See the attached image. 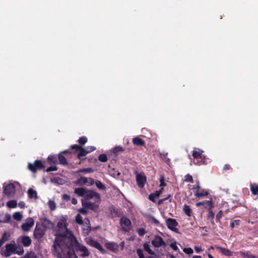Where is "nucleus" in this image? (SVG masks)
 Returning a JSON list of instances; mask_svg holds the SVG:
<instances>
[{
	"label": "nucleus",
	"mask_w": 258,
	"mask_h": 258,
	"mask_svg": "<svg viewBox=\"0 0 258 258\" xmlns=\"http://www.w3.org/2000/svg\"><path fill=\"white\" fill-rule=\"evenodd\" d=\"M87 141L88 139L87 137H86L85 136H82L80 137L78 141V143L80 144L81 146L85 144L87 142Z\"/></svg>",
	"instance_id": "obj_36"
},
{
	"label": "nucleus",
	"mask_w": 258,
	"mask_h": 258,
	"mask_svg": "<svg viewBox=\"0 0 258 258\" xmlns=\"http://www.w3.org/2000/svg\"><path fill=\"white\" fill-rule=\"evenodd\" d=\"M137 253L139 257V258L144 257L143 251L141 249H138L137 250Z\"/></svg>",
	"instance_id": "obj_52"
},
{
	"label": "nucleus",
	"mask_w": 258,
	"mask_h": 258,
	"mask_svg": "<svg viewBox=\"0 0 258 258\" xmlns=\"http://www.w3.org/2000/svg\"><path fill=\"white\" fill-rule=\"evenodd\" d=\"M80 213L78 214L75 219V221L79 225H82L83 224V217L82 215H86L88 213V211H80Z\"/></svg>",
	"instance_id": "obj_20"
},
{
	"label": "nucleus",
	"mask_w": 258,
	"mask_h": 258,
	"mask_svg": "<svg viewBox=\"0 0 258 258\" xmlns=\"http://www.w3.org/2000/svg\"><path fill=\"white\" fill-rule=\"evenodd\" d=\"M166 223L168 228L175 232H178V229L176 227L177 225V222L175 219L168 218L166 219Z\"/></svg>",
	"instance_id": "obj_15"
},
{
	"label": "nucleus",
	"mask_w": 258,
	"mask_h": 258,
	"mask_svg": "<svg viewBox=\"0 0 258 258\" xmlns=\"http://www.w3.org/2000/svg\"><path fill=\"white\" fill-rule=\"evenodd\" d=\"M71 150H75V152H78L77 154V158L80 160L79 164H80L82 161L85 160V157L87 154V150L84 148L82 146L79 145H74L70 147Z\"/></svg>",
	"instance_id": "obj_6"
},
{
	"label": "nucleus",
	"mask_w": 258,
	"mask_h": 258,
	"mask_svg": "<svg viewBox=\"0 0 258 258\" xmlns=\"http://www.w3.org/2000/svg\"><path fill=\"white\" fill-rule=\"evenodd\" d=\"M98 160L102 162H105L107 161L108 158L106 154H101L98 156Z\"/></svg>",
	"instance_id": "obj_37"
},
{
	"label": "nucleus",
	"mask_w": 258,
	"mask_h": 258,
	"mask_svg": "<svg viewBox=\"0 0 258 258\" xmlns=\"http://www.w3.org/2000/svg\"><path fill=\"white\" fill-rule=\"evenodd\" d=\"M41 223L43 227L45 228L50 229L53 227L52 223L46 218L42 219Z\"/></svg>",
	"instance_id": "obj_24"
},
{
	"label": "nucleus",
	"mask_w": 258,
	"mask_h": 258,
	"mask_svg": "<svg viewBox=\"0 0 258 258\" xmlns=\"http://www.w3.org/2000/svg\"><path fill=\"white\" fill-rule=\"evenodd\" d=\"M58 240V243L53 244L54 253L57 258H78L76 253L71 251L70 242H64Z\"/></svg>",
	"instance_id": "obj_2"
},
{
	"label": "nucleus",
	"mask_w": 258,
	"mask_h": 258,
	"mask_svg": "<svg viewBox=\"0 0 258 258\" xmlns=\"http://www.w3.org/2000/svg\"><path fill=\"white\" fill-rule=\"evenodd\" d=\"M184 181L186 182H194L192 176L189 174H187L185 176Z\"/></svg>",
	"instance_id": "obj_41"
},
{
	"label": "nucleus",
	"mask_w": 258,
	"mask_h": 258,
	"mask_svg": "<svg viewBox=\"0 0 258 258\" xmlns=\"http://www.w3.org/2000/svg\"><path fill=\"white\" fill-rule=\"evenodd\" d=\"M239 253L240 255L243 257V258H248L249 255V253L248 252H245L243 251H240Z\"/></svg>",
	"instance_id": "obj_55"
},
{
	"label": "nucleus",
	"mask_w": 258,
	"mask_h": 258,
	"mask_svg": "<svg viewBox=\"0 0 258 258\" xmlns=\"http://www.w3.org/2000/svg\"><path fill=\"white\" fill-rule=\"evenodd\" d=\"M16 249L17 246L15 244L9 243L6 245L5 249H0V253L5 257H9L12 253H15Z\"/></svg>",
	"instance_id": "obj_7"
},
{
	"label": "nucleus",
	"mask_w": 258,
	"mask_h": 258,
	"mask_svg": "<svg viewBox=\"0 0 258 258\" xmlns=\"http://www.w3.org/2000/svg\"><path fill=\"white\" fill-rule=\"evenodd\" d=\"M74 192L79 197H83L82 204L83 208L79 210H95L99 207L101 201L99 193L92 190L87 189L83 187L76 188Z\"/></svg>",
	"instance_id": "obj_1"
},
{
	"label": "nucleus",
	"mask_w": 258,
	"mask_h": 258,
	"mask_svg": "<svg viewBox=\"0 0 258 258\" xmlns=\"http://www.w3.org/2000/svg\"><path fill=\"white\" fill-rule=\"evenodd\" d=\"M170 247L175 251H177L178 249V247L177 246L176 242H172L170 244Z\"/></svg>",
	"instance_id": "obj_54"
},
{
	"label": "nucleus",
	"mask_w": 258,
	"mask_h": 258,
	"mask_svg": "<svg viewBox=\"0 0 258 258\" xmlns=\"http://www.w3.org/2000/svg\"><path fill=\"white\" fill-rule=\"evenodd\" d=\"M31 239L28 236H25L22 238V243L24 246H29L31 244Z\"/></svg>",
	"instance_id": "obj_26"
},
{
	"label": "nucleus",
	"mask_w": 258,
	"mask_h": 258,
	"mask_svg": "<svg viewBox=\"0 0 258 258\" xmlns=\"http://www.w3.org/2000/svg\"><path fill=\"white\" fill-rule=\"evenodd\" d=\"M94 180L92 178H87V183L86 185L90 186L93 185L94 183Z\"/></svg>",
	"instance_id": "obj_46"
},
{
	"label": "nucleus",
	"mask_w": 258,
	"mask_h": 258,
	"mask_svg": "<svg viewBox=\"0 0 258 258\" xmlns=\"http://www.w3.org/2000/svg\"><path fill=\"white\" fill-rule=\"evenodd\" d=\"M57 232L55 234V238L53 244L58 243V240L64 242H69L73 239L72 237H75L71 231L67 228V221L65 219L60 220L57 223Z\"/></svg>",
	"instance_id": "obj_3"
},
{
	"label": "nucleus",
	"mask_w": 258,
	"mask_h": 258,
	"mask_svg": "<svg viewBox=\"0 0 258 258\" xmlns=\"http://www.w3.org/2000/svg\"><path fill=\"white\" fill-rule=\"evenodd\" d=\"M48 205L49 206L50 210H55L56 208V205L55 202L53 201H49L48 203Z\"/></svg>",
	"instance_id": "obj_45"
},
{
	"label": "nucleus",
	"mask_w": 258,
	"mask_h": 258,
	"mask_svg": "<svg viewBox=\"0 0 258 258\" xmlns=\"http://www.w3.org/2000/svg\"><path fill=\"white\" fill-rule=\"evenodd\" d=\"M105 246L108 249L114 252H117L118 251L119 245L115 242H111L106 243L105 244Z\"/></svg>",
	"instance_id": "obj_19"
},
{
	"label": "nucleus",
	"mask_w": 258,
	"mask_h": 258,
	"mask_svg": "<svg viewBox=\"0 0 258 258\" xmlns=\"http://www.w3.org/2000/svg\"><path fill=\"white\" fill-rule=\"evenodd\" d=\"M204 151L198 148H195L192 152V156L194 159L196 160L195 164L201 165L205 164L207 162V157L203 155Z\"/></svg>",
	"instance_id": "obj_5"
},
{
	"label": "nucleus",
	"mask_w": 258,
	"mask_h": 258,
	"mask_svg": "<svg viewBox=\"0 0 258 258\" xmlns=\"http://www.w3.org/2000/svg\"><path fill=\"white\" fill-rule=\"evenodd\" d=\"M49 164H55L57 162V157L56 155H50L47 158Z\"/></svg>",
	"instance_id": "obj_33"
},
{
	"label": "nucleus",
	"mask_w": 258,
	"mask_h": 258,
	"mask_svg": "<svg viewBox=\"0 0 258 258\" xmlns=\"http://www.w3.org/2000/svg\"><path fill=\"white\" fill-rule=\"evenodd\" d=\"M217 248L225 255L231 256L232 255V252L228 249L221 247H218Z\"/></svg>",
	"instance_id": "obj_31"
},
{
	"label": "nucleus",
	"mask_w": 258,
	"mask_h": 258,
	"mask_svg": "<svg viewBox=\"0 0 258 258\" xmlns=\"http://www.w3.org/2000/svg\"><path fill=\"white\" fill-rule=\"evenodd\" d=\"M203 206L206 210H212L213 207V203L211 200L209 201H204L196 203V206L199 207L200 206Z\"/></svg>",
	"instance_id": "obj_16"
},
{
	"label": "nucleus",
	"mask_w": 258,
	"mask_h": 258,
	"mask_svg": "<svg viewBox=\"0 0 258 258\" xmlns=\"http://www.w3.org/2000/svg\"><path fill=\"white\" fill-rule=\"evenodd\" d=\"M11 216L10 214H6L5 215V219L4 220V222H8L10 221Z\"/></svg>",
	"instance_id": "obj_56"
},
{
	"label": "nucleus",
	"mask_w": 258,
	"mask_h": 258,
	"mask_svg": "<svg viewBox=\"0 0 258 258\" xmlns=\"http://www.w3.org/2000/svg\"><path fill=\"white\" fill-rule=\"evenodd\" d=\"M152 244L156 247H165L166 245L162 238L158 235L155 236L154 239L152 240Z\"/></svg>",
	"instance_id": "obj_13"
},
{
	"label": "nucleus",
	"mask_w": 258,
	"mask_h": 258,
	"mask_svg": "<svg viewBox=\"0 0 258 258\" xmlns=\"http://www.w3.org/2000/svg\"><path fill=\"white\" fill-rule=\"evenodd\" d=\"M158 198V197H157L154 192L151 194L149 196V199L154 203L156 202V199Z\"/></svg>",
	"instance_id": "obj_44"
},
{
	"label": "nucleus",
	"mask_w": 258,
	"mask_h": 258,
	"mask_svg": "<svg viewBox=\"0 0 258 258\" xmlns=\"http://www.w3.org/2000/svg\"><path fill=\"white\" fill-rule=\"evenodd\" d=\"M231 168V166L229 164H226L223 167V170L225 171L228 170Z\"/></svg>",
	"instance_id": "obj_62"
},
{
	"label": "nucleus",
	"mask_w": 258,
	"mask_h": 258,
	"mask_svg": "<svg viewBox=\"0 0 258 258\" xmlns=\"http://www.w3.org/2000/svg\"><path fill=\"white\" fill-rule=\"evenodd\" d=\"M3 193L5 196L8 197H12L14 195L16 191V187L13 183L3 184Z\"/></svg>",
	"instance_id": "obj_8"
},
{
	"label": "nucleus",
	"mask_w": 258,
	"mask_h": 258,
	"mask_svg": "<svg viewBox=\"0 0 258 258\" xmlns=\"http://www.w3.org/2000/svg\"><path fill=\"white\" fill-rule=\"evenodd\" d=\"M160 187H163V186H166V183L165 182V179H164V176L161 177V178L160 179Z\"/></svg>",
	"instance_id": "obj_51"
},
{
	"label": "nucleus",
	"mask_w": 258,
	"mask_h": 258,
	"mask_svg": "<svg viewBox=\"0 0 258 258\" xmlns=\"http://www.w3.org/2000/svg\"><path fill=\"white\" fill-rule=\"evenodd\" d=\"M183 251L186 254H192L194 252L193 249L191 248H184Z\"/></svg>",
	"instance_id": "obj_47"
},
{
	"label": "nucleus",
	"mask_w": 258,
	"mask_h": 258,
	"mask_svg": "<svg viewBox=\"0 0 258 258\" xmlns=\"http://www.w3.org/2000/svg\"><path fill=\"white\" fill-rule=\"evenodd\" d=\"M133 143L137 146H145V142L144 140L140 138L139 137H136L133 139Z\"/></svg>",
	"instance_id": "obj_21"
},
{
	"label": "nucleus",
	"mask_w": 258,
	"mask_h": 258,
	"mask_svg": "<svg viewBox=\"0 0 258 258\" xmlns=\"http://www.w3.org/2000/svg\"><path fill=\"white\" fill-rule=\"evenodd\" d=\"M208 195H209L208 191L205 189L197 190L195 194V196L197 198L205 197V196H208Z\"/></svg>",
	"instance_id": "obj_25"
},
{
	"label": "nucleus",
	"mask_w": 258,
	"mask_h": 258,
	"mask_svg": "<svg viewBox=\"0 0 258 258\" xmlns=\"http://www.w3.org/2000/svg\"><path fill=\"white\" fill-rule=\"evenodd\" d=\"M85 149L87 150V152L88 154L95 150L96 148L94 146H88Z\"/></svg>",
	"instance_id": "obj_50"
},
{
	"label": "nucleus",
	"mask_w": 258,
	"mask_h": 258,
	"mask_svg": "<svg viewBox=\"0 0 258 258\" xmlns=\"http://www.w3.org/2000/svg\"><path fill=\"white\" fill-rule=\"evenodd\" d=\"M85 240L87 244L97 248L102 253L105 252V250L102 245L95 240L91 238V237H88L85 238Z\"/></svg>",
	"instance_id": "obj_10"
},
{
	"label": "nucleus",
	"mask_w": 258,
	"mask_h": 258,
	"mask_svg": "<svg viewBox=\"0 0 258 258\" xmlns=\"http://www.w3.org/2000/svg\"><path fill=\"white\" fill-rule=\"evenodd\" d=\"M95 184L96 186L100 189L101 190H105L106 189V186L105 185L103 184L99 180H96L95 182Z\"/></svg>",
	"instance_id": "obj_35"
},
{
	"label": "nucleus",
	"mask_w": 258,
	"mask_h": 258,
	"mask_svg": "<svg viewBox=\"0 0 258 258\" xmlns=\"http://www.w3.org/2000/svg\"><path fill=\"white\" fill-rule=\"evenodd\" d=\"M25 258H38V257L35 252L30 251L26 254Z\"/></svg>",
	"instance_id": "obj_39"
},
{
	"label": "nucleus",
	"mask_w": 258,
	"mask_h": 258,
	"mask_svg": "<svg viewBox=\"0 0 258 258\" xmlns=\"http://www.w3.org/2000/svg\"><path fill=\"white\" fill-rule=\"evenodd\" d=\"M149 218L153 223H155L156 224H159V221L157 220L156 219H155L154 217H153L152 216H149Z\"/></svg>",
	"instance_id": "obj_57"
},
{
	"label": "nucleus",
	"mask_w": 258,
	"mask_h": 258,
	"mask_svg": "<svg viewBox=\"0 0 258 258\" xmlns=\"http://www.w3.org/2000/svg\"><path fill=\"white\" fill-rule=\"evenodd\" d=\"M13 217L15 220L20 221L22 219L23 215L20 212H17L13 214Z\"/></svg>",
	"instance_id": "obj_34"
},
{
	"label": "nucleus",
	"mask_w": 258,
	"mask_h": 258,
	"mask_svg": "<svg viewBox=\"0 0 258 258\" xmlns=\"http://www.w3.org/2000/svg\"><path fill=\"white\" fill-rule=\"evenodd\" d=\"M33 234L35 238L40 239L43 236L44 230L42 228L39 227L36 225Z\"/></svg>",
	"instance_id": "obj_17"
},
{
	"label": "nucleus",
	"mask_w": 258,
	"mask_h": 258,
	"mask_svg": "<svg viewBox=\"0 0 258 258\" xmlns=\"http://www.w3.org/2000/svg\"><path fill=\"white\" fill-rule=\"evenodd\" d=\"M57 170V167L55 166H53L48 167L45 171L47 172H49L50 171H56Z\"/></svg>",
	"instance_id": "obj_48"
},
{
	"label": "nucleus",
	"mask_w": 258,
	"mask_h": 258,
	"mask_svg": "<svg viewBox=\"0 0 258 258\" xmlns=\"http://www.w3.org/2000/svg\"><path fill=\"white\" fill-rule=\"evenodd\" d=\"M57 159H58L59 164L63 165H68V163L66 157L61 154L58 155Z\"/></svg>",
	"instance_id": "obj_30"
},
{
	"label": "nucleus",
	"mask_w": 258,
	"mask_h": 258,
	"mask_svg": "<svg viewBox=\"0 0 258 258\" xmlns=\"http://www.w3.org/2000/svg\"><path fill=\"white\" fill-rule=\"evenodd\" d=\"M62 199L64 201L68 202L71 200V197L68 194H63L62 197Z\"/></svg>",
	"instance_id": "obj_53"
},
{
	"label": "nucleus",
	"mask_w": 258,
	"mask_h": 258,
	"mask_svg": "<svg viewBox=\"0 0 258 258\" xmlns=\"http://www.w3.org/2000/svg\"><path fill=\"white\" fill-rule=\"evenodd\" d=\"M125 151V149L120 146H116L112 148L110 152L113 154L115 156H117L119 152H123Z\"/></svg>",
	"instance_id": "obj_22"
},
{
	"label": "nucleus",
	"mask_w": 258,
	"mask_h": 258,
	"mask_svg": "<svg viewBox=\"0 0 258 258\" xmlns=\"http://www.w3.org/2000/svg\"><path fill=\"white\" fill-rule=\"evenodd\" d=\"M34 224V220L32 218L27 219L25 222L21 225L22 229L24 231H29Z\"/></svg>",
	"instance_id": "obj_14"
},
{
	"label": "nucleus",
	"mask_w": 258,
	"mask_h": 258,
	"mask_svg": "<svg viewBox=\"0 0 258 258\" xmlns=\"http://www.w3.org/2000/svg\"><path fill=\"white\" fill-rule=\"evenodd\" d=\"M136 181L138 186L140 188H143L147 181V177L144 173H137Z\"/></svg>",
	"instance_id": "obj_12"
},
{
	"label": "nucleus",
	"mask_w": 258,
	"mask_h": 258,
	"mask_svg": "<svg viewBox=\"0 0 258 258\" xmlns=\"http://www.w3.org/2000/svg\"><path fill=\"white\" fill-rule=\"evenodd\" d=\"M170 197L171 195H169L167 197L159 200L158 204L159 205H161L164 203H167L168 202H170V203H172L175 205V203L174 202L171 201V200L170 199Z\"/></svg>",
	"instance_id": "obj_29"
},
{
	"label": "nucleus",
	"mask_w": 258,
	"mask_h": 258,
	"mask_svg": "<svg viewBox=\"0 0 258 258\" xmlns=\"http://www.w3.org/2000/svg\"><path fill=\"white\" fill-rule=\"evenodd\" d=\"M28 168L29 170L33 173H35L38 170L43 169L45 166L41 160H36L34 163H29Z\"/></svg>",
	"instance_id": "obj_9"
},
{
	"label": "nucleus",
	"mask_w": 258,
	"mask_h": 258,
	"mask_svg": "<svg viewBox=\"0 0 258 258\" xmlns=\"http://www.w3.org/2000/svg\"><path fill=\"white\" fill-rule=\"evenodd\" d=\"M120 224L123 230L125 231H128L131 228L130 220L124 216L120 218Z\"/></svg>",
	"instance_id": "obj_11"
},
{
	"label": "nucleus",
	"mask_w": 258,
	"mask_h": 258,
	"mask_svg": "<svg viewBox=\"0 0 258 258\" xmlns=\"http://www.w3.org/2000/svg\"><path fill=\"white\" fill-rule=\"evenodd\" d=\"M10 237V233L9 232H5L3 233L2 238L0 239V249L2 245L8 241Z\"/></svg>",
	"instance_id": "obj_23"
},
{
	"label": "nucleus",
	"mask_w": 258,
	"mask_h": 258,
	"mask_svg": "<svg viewBox=\"0 0 258 258\" xmlns=\"http://www.w3.org/2000/svg\"><path fill=\"white\" fill-rule=\"evenodd\" d=\"M72 237L73 239L70 241V242L74 249L76 252L80 253V256L84 258L88 257L90 255V252L88 248L85 246L79 243L76 237Z\"/></svg>",
	"instance_id": "obj_4"
},
{
	"label": "nucleus",
	"mask_w": 258,
	"mask_h": 258,
	"mask_svg": "<svg viewBox=\"0 0 258 258\" xmlns=\"http://www.w3.org/2000/svg\"><path fill=\"white\" fill-rule=\"evenodd\" d=\"M144 249L147 251L150 254L153 255L154 254V252L151 249L150 246L147 243H145L144 244Z\"/></svg>",
	"instance_id": "obj_38"
},
{
	"label": "nucleus",
	"mask_w": 258,
	"mask_h": 258,
	"mask_svg": "<svg viewBox=\"0 0 258 258\" xmlns=\"http://www.w3.org/2000/svg\"><path fill=\"white\" fill-rule=\"evenodd\" d=\"M28 197L30 199H38L37 193L36 190L30 188L28 190Z\"/></svg>",
	"instance_id": "obj_27"
},
{
	"label": "nucleus",
	"mask_w": 258,
	"mask_h": 258,
	"mask_svg": "<svg viewBox=\"0 0 258 258\" xmlns=\"http://www.w3.org/2000/svg\"><path fill=\"white\" fill-rule=\"evenodd\" d=\"M7 206L10 209L15 208L17 206V202L16 200H10L7 204Z\"/></svg>",
	"instance_id": "obj_32"
},
{
	"label": "nucleus",
	"mask_w": 258,
	"mask_h": 258,
	"mask_svg": "<svg viewBox=\"0 0 258 258\" xmlns=\"http://www.w3.org/2000/svg\"><path fill=\"white\" fill-rule=\"evenodd\" d=\"M18 207L21 209H24L25 207V204L24 202H20L18 204Z\"/></svg>",
	"instance_id": "obj_61"
},
{
	"label": "nucleus",
	"mask_w": 258,
	"mask_h": 258,
	"mask_svg": "<svg viewBox=\"0 0 258 258\" xmlns=\"http://www.w3.org/2000/svg\"><path fill=\"white\" fill-rule=\"evenodd\" d=\"M250 189L253 195H257L258 194V185L251 186Z\"/></svg>",
	"instance_id": "obj_42"
},
{
	"label": "nucleus",
	"mask_w": 258,
	"mask_h": 258,
	"mask_svg": "<svg viewBox=\"0 0 258 258\" xmlns=\"http://www.w3.org/2000/svg\"><path fill=\"white\" fill-rule=\"evenodd\" d=\"M74 183L78 185L82 186L87 183V177L82 176L77 180L75 181Z\"/></svg>",
	"instance_id": "obj_28"
},
{
	"label": "nucleus",
	"mask_w": 258,
	"mask_h": 258,
	"mask_svg": "<svg viewBox=\"0 0 258 258\" xmlns=\"http://www.w3.org/2000/svg\"><path fill=\"white\" fill-rule=\"evenodd\" d=\"M15 251V253H17L19 255L23 254L24 252V249L22 246H17V249Z\"/></svg>",
	"instance_id": "obj_43"
},
{
	"label": "nucleus",
	"mask_w": 258,
	"mask_h": 258,
	"mask_svg": "<svg viewBox=\"0 0 258 258\" xmlns=\"http://www.w3.org/2000/svg\"><path fill=\"white\" fill-rule=\"evenodd\" d=\"M215 214L212 212V211H209V213L208 214V217L210 219H213L214 217Z\"/></svg>",
	"instance_id": "obj_60"
},
{
	"label": "nucleus",
	"mask_w": 258,
	"mask_h": 258,
	"mask_svg": "<svg viewBox=\"0 0 258 258\" xmlns=\"http://www.w3.org/2000/svg\"><path fill=\"white\" fill-rule=\"evenodd\" d=\"M93 171V170L91 168H82L78 170V172H85V173H91Z\"/></svg>",
	"instance_id": "obj_40"
},
{
	"label": "nucleus",
	"mask_w": 258,
	"mask_h": 258,
	"mask_svg": "<svg viewBox=\"0 0 258 258\" xmlns=\"http://www.w3.org/2000/svg\"><path fill=\"white\" fill-rule=\"evenodd\" d=\"M85 220H86L85 221L86 224L82 228V233L84 236H87L90 234L91 228L88 219L86 218Z\"/></svg>",
	"instance_id": "obj_18"
},
{
	"label": "nucleus",
	"mask_w": 258,
	"mask_h": 258,
	"mask_svg": "<svg viewBox=\"0 0 258 258\" xmlns=\"http://www.w3.org/2000/svg\"><path fill=\"white\" fill-rule=\"evenodd\" d=\"M221 217H222V213H221V211H220L217 215L216 218L217 220H219V219L221 218Z\"/></svg>",
	"instance_id": "obj_64"
},
{
	"label": "nucleus",
	"mask_w": 258,
	"mask_h": 258,
	"mask_svg": "<svg viewBox=\"0 0 258 258\" xmlns=\"http://www.w3.org/2000/svg\"><path fill=\"white\" fill-rule=\"evenodd\" d=\"M239 222H240L239 220H235V221L231 222L230 224L231 227L232 228H233L234 227L235 225H239Z\"/></svg>",
	"instance_id": "obj_59"
},
{
	"label": "nucleus",
	"mask_w": 258,
	"mask_h": 258,
	"mask_svg": "<svg viewBox=\"0 0 258 258\" xmlns=\"http://www.w3.org/2000/svg\"><path fill=\"white\" fill-rule=\"evenodd\" d=\"M138 233L140 236H143L146 233L145 229L141 228L137 230Z\"/></svg>",
	"instance_id": "obj_49"
},
{
	"label": "nucleus",
	"mask_w": 258,
	"mask_h": 258,
	"mask_svg": "<svg viewBox=\"0 0 258 258\" xmlns=\"http://www.w3.org/2000/svg\"><path fill=\"white\" fill-rule=\"evenodd\" d=\"M163 187H161L160 189H159L158 190H157L155 192H154V193L156 194V195L157 196V197H159V196L163 192Z\"/></svg>",
	"instance_id": "obj_58"
},
{
	"label": "nucleus",
	"mask_w": 258,
	"mask_h": 258,
	"mask_svg": "<svg viewBox=\"0 0 258 258\" xmlns=\"http://www.w3.org/2000/svg\"><path fill=\"white\" fill-rule=\"evenodd\" d=\"M195 249L196 251V252L198 253L200 252L202 250V248L201 247H198V246H195Z\"/></svg>",
	"instance_id": "obj_63"
}]
</instances>
